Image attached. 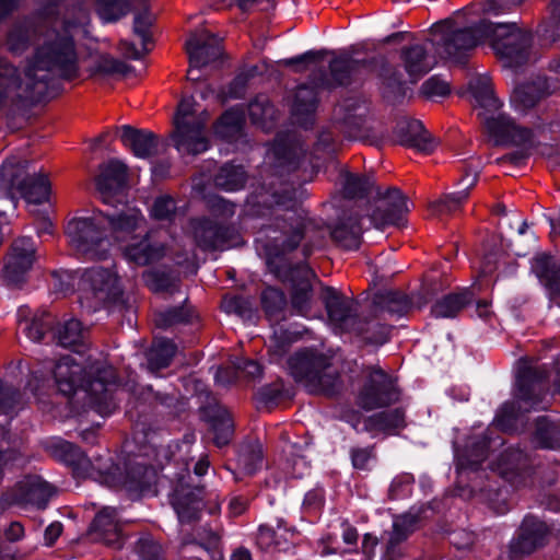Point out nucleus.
<instances>
[{"instance_id":"1","label":"nucleus","mask_w":560,"mask_h":560,"mask_svg":"<svg viewBox=\"0 0 560 560\" xmlns=\"http://www.w3.org/2000/svg\"><path fill=\"white\" fill-rule=\"evenodd\" d=\"M88 11L82 4L67 7L62 15V34L57 33L54 39L39 46L31 62L35 69L45 70L58 77L72 80L78 77V55L72 32L85 24Z\"/></svg>"},{"instance_id":"2","label":"nucleus","mask_w":560,"mask_h":560,"mask_svg":"<svg viewBox=\"0 0 560 560\" xmlns=\"http://www.w3.org/2000/svg\"><path fill=\"white\" fill-rule=\"evenodd\" d=\"M122 390L129 394L126 415L136 431L145 439L154 432L142 417L148 406L167 420L179 418L187 410V399L175 387L155 389L152 385L140 386L128 382Z\"/></svg>"},{"instance_id":"3","label":"nucleus","mask_w":560,"mask_h":560,"mask_svg":"<svg viewBox=\"0 0 560 560\" xmlns=\"http://www.w3.org/2000/svg\"><path fill=\"white\" fill-rule=\"evenodd\" d=\"M290 374L310 394L334 397L340 393L342 382L338 370L325 354L302 349L288 359Z\"/></svg>"},{"instance_id":"4","label":"nucleus","mask_w":560,"mask_h":560,"mask_svg":"<svg viewBox=\"0 0 560 560\" xmlns=\"http://www.w3.org/2000/svg\"><path fill=\"white\" fill-rule=\"evenodd\" d=\"M162 476L171 483L168 502L182 525H191L200 521L206 508V487L194 485L187 463L173 462L162 467Z\"/></svg>"},{"instance_id":"5","label":"nucleus","mask_w":560,"mask_h":560,"mask_svg":"<svg viewBox=\"0 0 560 560\" xmlns=\"http://www.w3.org/2000/svg\"><path fill=\"white\" fill-rule=\"evenodd\" d=\"M82 295L81 303L88 304V307L97 311L106 308L109 312H117L122 317H127L131 323V316L135 315V307L130 298L125 294L119 278L104 268H92L82 276Z\"/></svg>"},{"instance_id":"6","label":"nucleus","mask_w":560,"mask_h":560,"mask_svg":"<svg viewBox=\"0 0 560 560\" xmlns=\"http://www.w3.org/2000/svg\"><path fill=\"white\" fill-rule=\"evenodd\" d=\"M278 226L281 230V237L275 238L272 244L267 247V256L278 254L280 258L289 259L287 256L296 250L304 242L300 262H306L314 248L320 247L326 237V230L302 213H293L282 219V223H278Z\"/></svg>"},{"instance_id":"7","label":"nucleus","mask_w":560,"mask_h":560,"mask_svg":"<svg viewBox=\"0 0 560 560\" xmlns=\"http://www.w3.org/2000/svg\"><path fill=\"white\" fill-rule=\"evenodd\" d=\"M454 20L445 19L435 23L431 32L441 36L438 44L443 48L447 59L458 65H465L475 48L487 39V30L491 27V22L481 20L469 27L454 28Z\"/></svg>"},{"instance_id":"8","label":"nucleus","mask_w":560,"mask_h":560,"mask_svg":"<svg viewBox=\"0 0 560 560\" xmlns=\"http://www.w3.org/2000/svg\"><path fill=\"white\" fill-rule=\"evenodd\" d=\"M487 38L503 67L516 69L526 65L530 57L533 34L516 23H492Z\"/></svg>"},{"instance_id":"9","label":"nucleus","mask_w":560,"mask_h":560,"mask_svg":"<svg viewBox=\"0 0 560 560\" xmlns=\"http://www.w3.org/2000/svg\"><path fill=\"white\" fill-rule=\"evenodd\" d=\"M267 266L271 273L283 283L291 285V306L301 315H306L311 311V303L314 295L312 279L315 278L314 271L306 262H291L289 259H282L278 254L267 256Z\"/></svg>"},{"instance_id":"10","label":"nucleus","mask_w":560,"mask_h":560,"mask_svg":"<svg viewBox=\"0 0 560 560\" xmlns=\"http://www.w3.org/2000/svg\"><path fill=\"white\" fill-rule=\"evenodd\" d=\"M105 225L104 212L98 210L90 218L71 219L65 234L69 245L79 254L91 260H104L107 258V249L103 247L107 238Z\"/></svg>"},{"instance_id":"11","label":"nucleus","mask_w":560,"mask_h":560,"mask_svg":"<svg viewBox=\"0 0 560 560\" xmlns=\"http://www.w3.org/2000/svg\"><path fill=\"white\" fill-rule=\"evenodd\" d=\"M207 117H196L194 98H183L177 105L173 119L174 130L171 137L179 152L197 155L208 149V139L203 135Z\"/></svg>"},{"instance_id":"12","label":"nucleus","mask_w":560,"mask_h":560,"mask_svg":"<svg viewBox=\"0 0 560 560\" xmlns=\"http://www.w3.org/2000/svg\"><path fill=\"white\" fill-rule=\"evenodd\" d=\"M334 57L329 61L327 72L319 68L310 74V82L323 90H334L339 86H349L359 81L363 72L371 71L373 58L354 59L348 51H341L338 55L332 52Z\"/></svg>"},{"instance_id":"13","label":"nucleus","mask_w":560,"mask_h":560,"mask_svg":"<svg viewBox=\"0 0 560 560\" xmlns=\"http://www.w3.org/2000/svg\"><path fill=\"white\" fill-rule=\"evenodd\" d=\"M366 381L359 394V406L364 410L387 407L399 400L400 390L395 381L383 369L368 366Z\"/></svg>"},{"instance_id":"14","label":"nucleus","mask_w":560,"mask_h":560,"mask_svg":"<svg viewBox=\"0 0 560 560\" xmlns=\"http://www.w3.org/2000/svg\"><path fill=\"white\" fill-rule=\"evenodd\" d=\"M54 486L45 481L40 476L28 475L8 488L1 494V501L7 506L32 505L38 510L46 509L49 500L55 494Z\"/></svg>"},{"instance_id":"15","label":"nucleus","mask_w":560,"mask_h":560,"mask_svg":"<svg viewBox=\"0 0 560 560\" xmlns=\"http://www.w3.org/2000/svg\"><path fill=\"white\" fill-rule=\"evenodd\" d=\"M190 225L195 243L203 252H222L241 244V236L232 225L209 218L191 219Z\"/></svg>"},{"instance_id":"16","label":"nucleus","mask_w":560,"mask_h":560,"mask_svg":"<svg viewBox=\"0 0 560 560\" xmlns=\"http://www.w3.org/2000/svg\"><path fill=\"white\" fill-rule=\"evenodd\" d=\"M370 112L369 103L362 97H347L332 110L331 122L345 137L353 140L368 137L365 126Z\"/></svg>"},{"instance_id":"17","label":"nucleus","mask_w":560,"mask_h":560,"mask_svg":"<svg viewBox=\"0 0 560 560\" xmlns=\"http://www.w3.org/2000/svg\"><path fill=\"white\" fill-rule=\"evenodd\" d=\"M201 418L210 425L213 442L218 447L228 445L234 436V421L230 411L209 390L199 393Z\"/></svg>"},{"instance_id":"18","label":"nucleus","mask_w":560,"mask_h":560,"mask_svg":"<svg viewBox=\"0 0 560 560\" xmlns=\"http://www.w3.org/2000/svg\"><path fill=\"white\" fill-rule=\"evenodd\" d=\"M0 176L10 186L16 187L22 197L31 203H43L50 194V182L47 174L26 175L20 179V168L14 159H8L0 167Z\"/></svg>"},{"instance_id":"19","label":"nucleus","mask_w":560,"mask_h":560,"mask_svg":"<svg viewBox=\"0 0 560 560\" xmlns=\"http://www.w3.org/2000/svg\"><path fill=\"white\" fill-rule=\"evenodd\" d=\"M550 534L549 526L534 515H526L516 536L509 544V559L521 560L542 548Z\"/></svg>"},{"instance_id":"20","label":"nucleus","mask_w":560,"mask_h":560,"mask_svg":"<svg viewBox=\"0 0 560 560\" xmlns=\"http://www.w3.org/2000/svg\"><path fill=\"white\" fill-rule=\"evenodd\" d=\"M478 117L486 132L492 138L494 147L511 144L522 145L529 142L533 138L532 129L517 126L516 122L505 114L486 115V113H479Z\"/></svg>"},{"instance_id":"21","label":"nucleus","mask_w":560,"mask_h":560,"mask_svg":"<svg viewBox=\"0 0 560 560\" xmlns=\"http://www.w3.org/2000/svg\"><path fill=\"white\" fill-rule=\"evenodd\" d=\"M322 300L330 323L343 332L358 330L357 319L360 316L359 303L345 296L338 290L326 287L322 292Z\"/></svg>"},{"instance_id":"22","label":"nucleus","mask_w":560,"mask_h":560,"mask_svg":"<svg viewBox=\"0 0 560 560\" xmlns=\"http://www.w3.org/2000/svg\"><path fill=\"white\" fill-rule=\"evenodd\" d=\"M35 248L28 237L15 240L3 268V279L7 285L20 288L25 282V276L34 262Z\"/></svg>"},{"instance_id":"23","label":"nucleus","mask_w":560,"mask_h":560,"mask_svg":"<svg viewBox=\"0 0 560 560\" xmlns=\"http://www.w3.org/2000/svg\"><path fill=\"white\" fill-rule=\"evenodd\" d=\"M275 166L281 172L296 171L306 154V147L296 132L277 133L273 141Z\"/></svg>"},{"instance_id":"24","label":"nucleus","mask_w":560,"mask_h":560,"mask_svg":"<svg viewBox=\"0 0 560 560\" xmlns=\"http://www.w3.org/2000/svg\"><path fill=\"white\" fill-rule=\"evenodd\" d=\"M88 535L93 541L103 542L116 550L121 549L125 544V537L116 509L103 508L91 522Z\"/></svg>"},{"instance_id":"25","label":"nucleus","mask_w":560,"mask_h":560,"mask_svg":"<svg viewBox=\"0 0 560 560\" xmlns=\"http://www.w3.org/2000/svg\"><path fill=\"white\" fill-rule=\"evenodd\" d=\"M222 38L203 30L200 34H191L186 40L185 49L189 66L201 69L223 56Z\"/></svg>"},{"instance_id":"26","label":"nucleus","mask_w":560,"mask_h":560,"mask_svg":"<svg viewBox=\"0 0 560 560\" xmlns=\"http://www.w3.org/2000/svg\"><path fill=\"white\" fill-rule=\"evenodd\" d=\"M362 214L354 208L342 210L337 222L329 229L332 242L347 250L359 249L362 242Z\"/></svg>"},{"instance_id":"27","label":"nucleus","mask_w":560,"mask_h":560,"mask_svg":"<svg viewBox=\"0 0 560 560\" xmlns=\"http://www.w3.org/2000/svg\"><path fill=\"white\" fill-rule=\"evenodd\" d=\"M548 377V370L544 365L520 366L516 376L517 398L532 407L541 402Z\"/></svg>"},{"instance_id":"28","label":"nucleus","mask_w":560,"mask_h":560,"mask_svg":"<svg viewBox=\"0 0 560 560\" xmlns=\"http://www.w3.org/2000/svg\"><path fill=\"white\" fill-rule=\"evenodd\" d=\"M371 72H376L381 81L380 90L383 100L390 105L401 104L407 94V88L399 71L385 57H373Z\"/></svg>"},{"instance_id":"29","label":"nucleus","mask_w":560,"mask_h":560,"mask_svg":"<svg viewBox=\"0 0 560 560\" xmlns=\"http://www.w3.org/2000/svg\"><path fill=\"white\" fill-rule=\"evenodd\" d=\"M128 167L117 159L100 165V174L95 177L96 189L104 203L110 205L114 194L122 189L127 184Z\"/></svg>"},{"instance_id":"30","label":"nucleus","mask_w":560,"mask_h":560,"mask_svg":"<svg viewBox=\"0 0 560 560\" xmlns=\"http://www.w3.org/2000/svg\"><path fill=\"white\" fill-rule=\"evenodd\" d=\"M299 533L294 528H288L283 520L277 521V529L260 525L256 544L262 551L284 552L296 546Z\"/></svg>"},{"instance_id":"31","label":"nucleus","mask_w":560,"mask_h":560,"mask_svg":"<svg viewBox=\"0 0 560 560\" xmlns=\"http://www.w3.org/2000/svg\"><path fill=\"white\" fill-rule=\"evenodd\" d=\"M52 73L35 69L31 62L25 71V88L19 93L18 107L42 103L51 96L50 82Z\"/></svg>"},{"instance_id":"32","label":"nucleus","mask_w":560,"mask_h":560,"mask_svg":"<svg viewBox=\"0 0 560 560\" xmlns=\"http://www.w3.org/2000/svg\"><path fill=\"white\" fill-rule=\"evenodd\" d=\"M318 89L314 84H300L295 89L291 108L292 118L295 124L304 129L311 128L315 122V114L319 103Z\"/></svg>"},{"instance_id":"33","label":"nucleus","mask_w":560,"mask_h":560,"mask_svg":"<svg viewBox=\"0 0 560 560\" xmlns=\"http://www.w3.org/2000/svg\"><path fill=\"white\" fill-rule=\"evenodd\" d=\"M532 270L548 292L549 299L560 306V262L550 254H537Z\"/></svg>"},{"instance_id":"34","label":"nucleus","mask_w":560,"mask_h":560,"mask_svg":"<svg viewBox=\"0 0 560 560\" xmlns=\"http://www.w3.org/2000/svg\"><path fill=\"white\" fill-rule=\"evenodd\" d=\"M395 136L401 145L421 152H431L434 148L431 135L424 129L420 120L413 118H400L395 127Z\"/></svg>"},{"instance_id":"35","label":"nucleus","mask_w":560,"mask_h":560,"mask_svg":"<svg viewBox=\"0 0 560 560\" xmlns=\"http://www.w3.org/2000/svg\"><path fill=\"white\" fill-rule=\"evenodd\" d=\"M120 140L122 144L131 150V152L142 159L153 158L159 154L160 141L159 137L143 129H137L130 125H124L120 128Z\"/></svg>"},{"instance_id":"36","label":"nucleus","mask_w":560,"mask_h":560,"mask_svg":"<svg viewBox=\"0 0 560 560\" xmlns=\"http://www.w3.org/2000/svg\"><path fill=\"white\" fill-rule=\"evenodd\" d=\"M50 455L71 468L75 478H86L92 467L91 460L75 444L68 441H58L49 446Z\"/></svg>"},{"instance_id":"37","label":"nucleus","mask_w":560,"mask_h":560,"mask_svg":"<svg viewBox=\"0 0 560 560\" xmlns=\"http://www.w3.org/2000/svg\"><path fill=\"white\" fill-rule=\"evenodd\" d=\"M124 256L138 266H147L160 260L164 256V246L151 242V233L138 234L131 237L122 249Z\"/></svg>"},{"instance_id":"38","label":"nucleus","mask_w":560,"mask_h":560,"mask_svg":"<svg viewBox=\"0 0 560 560\" xmlns=\"http://www.w3.org/2000/svg\"><path fill=\"white\" fill-rule=\"evenodd\" d=\"M54 380L60 394L71 397L84 385V369L70 358H63L55 364Z\"/></svg>"},{"instance_id":"39","label":"nucleus","mask_w":560,"mask_h":560,"mask_svg":"<svg viewBox=\"0 0 560 560\" xmlns=\"http://www.w3.org/2000/svg\"><path fill=\"white\" fill-rule=\"evenodd\" d=\"M530 468L528 455L518 447H509L500 455L499 472L511 483L518 485L529 474Z\"/></svg>"},{"instance_id":"40","label":"nucleus","mask_w":560,"mask_h":560,"mask_svg":"<svg viewBox=\"0 0 560 560\" xmlns=\"http://www.w3.org/2000/svg\"><path fill=\"white\" fill-rule=\"evenodd\" d=\"M355 324L358 330L349 332L360 336L365 343L381 346L389 339L392 327L378 322L377 314L373 308L368 314L361 311Z\"/></svg>"},{"instance_id":"41","label":"nucleus","mask_w":560,"mask_h":560,"mask_svg":"<svg viewBox=\"0 0 560 560\" xmlns=\"http://www.w3.org/2000/svg\"><path fill=\"white\" fill-rule=\"evenodd\" d=\"M88 336L89 331L82 323L79 319L70 318L63 323L59 322L54 331V341L63 348L82 353L88 347Z\"/></svg>"},{"instance_id":"42","label":"nucleus","mask_w":560,"mask_h":560,"mask_svg":"<svg viewBox=\"0 0 560 560\" xmlns=\"http://www.w3.org/2000/svg\"><path fill=\"white\" fill-rule=\"evenodd\" d=\"M106 218L105 231L118 241L131 238L144 222L143 217L135 210L122 211L119 213L104 212Z\"/></svg>"},{"instance_id":"43","label":"nucleus","mask_w":560,"mask_h":560,"mask_svg":"<svg viewBox=\"0 0 560 560\" xmlns=\"http://www.w3.org/2000/svg\"><path fill=\"white\" fill-rule=\"evenodd\" d=\"M490 439L485 435L474 436L466 444L463 451L456 452V467L458 470H478L481 464L488 458Z\"/></svg>"},{"instance_id":"44","label":"nucleus","mask_w":560,"mask_h":560,"mask_svg":"<svg viewBox=\"0 0 560 560\" xmlns=\"http://www.w3.org/2000/svg\"><path fill=\"white\" fill-rule=\"evenodd\" d=\"M475 301V293L469 288L452 292L438 300L431 307V313L436 318H454L466 306Z\"/></svg>"},{"instance_id":"45","label":"nucleus","mask_w":560,"mask_h":560,"mask_svg":"<svg viewBox=\"0 0 560 560\" xmlns=\"http://www.w3.org/2000/svg\"><path fill=\"white\" fill-rule=\"evenodd\" d=\"M370 307L375 312H387L392 315L404 316L411 310L412 301L401 291L382 290L373 295Z\"/></svg>"},{"instance_id":"46","label":"nucleus","mask_w":560,"mask_h":560,"mask_svg":"<svg viewBox=\"0 0 560 560\" xmlns=\"http://www.w3.org/2000/svg\"><path fill=\"white\" fill-rule=\"evenodd\" d=\"M400 60L412 82H416L432 69L428 50L420 44L402 47L400 50Z\"/></svg>"},{"instance_id":"47","label":"nucleus","mask_w":560,"mask_h":560,"mask_svg":"<svg viewBox=\"0 0 560 560\" xmlns=\"http://www.w3.org/2000/svg\"><path fill=\"white\" fill-rule=\"evenodd\" d=\"M21 84L19 69L9 60L0 58V108L7 105L18 107V90Z\"/></svg>"},{"instance_id":"48","label":"nucleus","mask_w":560,"mask_h":560,"mask_svg":"<svg viewBox=\"0 0 560 560\" xmlns=\"http://www.w3.org/2000/svg\"><path fill=\"white\" fill-rule=\"evenodd\" d=\"M420 521V513L408 512L395 516L393 529L386 544V557L390 558L396 553L397 547L419 528Z\"/></svg>"},{"instance_id":"49","label":"nucleus","mask_w":560,"mask_h":560,"mask_svg":"<svg viewBox=\"0 0 560 560\" xmlns=\"http://www.w3.org/2000/svg\"><path fill=\"white\" fill-rule=\"evenodd\" d=\"M199 318L195 307L185 300L182 305L172 306L154 314L156 327L167 329L177 325H191Z\"/></svg>"},{"instance_id":"50","label":"nucleus","mask_w":560,"mask_h":560,"mask_svg":"<svg viewBox=\"0 0 560 560\" xmlns=\"http://www.w3.org/2000/svg\"><path fill=\"white\" fill-rule=\"evenodd\" d=\"M406 427L405 412L401 408L381 411L364 420V430L368 432H383L395 434L397 430Z\"/></svg>"},{"instance_id":"51","label":"nucleus","mask_w":560,"mask_h":560,"mask_svg":"<svg viewBox=\"0 0 560 560\" xmlns=\"http://www.w3.org/2000/svg\"><path fill=\"white\" fill-rule=\"evenodd\" d=\"M247 179L248 175L244 166L232 162L221 165L212 178L214 187L224 191L243 189Z\"/></svg>"},{"instance_id":"52","label":"nucleus","mask_w":560,"mask_h":560,"mask_svg":"<svg viewBox=\"0 0 560 560\" xmlns=\"http://www.w3.org/2000/svg\"><path fill=\"white\" fill-rule=\"evenodd\" d=\"M341 194L346 199H364L369 197L374 188V180L371 176L351 173L341 170L339 173Z\"/></svg>"},{"instance_id":"53","label":"nucleus","mask_w":560,"mask_h":560,"mask_svg":"<svg viewBox=\"0 0 560 560\" xmlns=\"http://www.w3.org/2000/svg\"><path fill=\"white\" fill-rule=\"evenodd\" d=\"M177 351L176 343L167 338L154 339L145 353L148 369L152 373L166 369L171 365Z\"/></svg>"},{"instance_id":"54","label":"nucleus","mask_w":560,"mask_h":560,"mask_svg":"<svg viewBox=\"0 0 560 560\" xmlns=\"http://www.w3.org/2000/svg\"><path fill=\"white\" fill-rule=\"evenodd\" d=\"M37 39V27L33 19L15 23L8 34L9 50L21 54Z\"/></svg>"},{"instance_id":"55","label":"nucleus","mask_w":560,"mask_h":560,"mask_svg":"<svg viewBox=\"0 0 560 560\" xmlns=\"http://www.w3.org/2000/svg\"><path fill=\"white\" fill-rule=\"evenodd\" d=\"M544 88V82L539 81L538 78L520 84L513 90L511 102L518 109H530L546 97Z\"/></svg>"},{"instance_id":"56","label":"nucleus","mask_w":560,"mask_h":560,"mask_svg":"<svg viewBox=\"0 0 560 560\" xmlns=\"http://www.w3.org/2000/svg\"><path fill=\"white\" fill-rule=\"evenodd\" d=\"M244 122V113L236 108H230L215 122L214 132L220 138L232 141L241 136Z\"/></svg>"},{"instance_id":"57","label":"nucleus","mask_w":560,"mask_h":560,"mask_svg":"<svg viewBox=\"0 0 560 560\" xmlns=\"http://www.w3.org/2000/svg\"><path fill=\"white\" fill-rule=\"evenodd\" d=\"M59 322L50 312L43 311L35 314L31 322H25V331L34 341H43L46 336L54 341V331L57 329Z\"/></svg>"},{"instance_id":"58","label":"nucleus","mask_w":560,"mask_h":560,"mask_svg":"<svg viewBox=\"0 0 560 560\" xmlns=\"http://www.w3.org/2000/svg\"><path fill=\"white\" fill-rule=\"evenodd\" d=\"M260 303L266 317L269 320L284 319V311L288 304L284 292L273 287H267L260 294Z\"/></svg>"},{"instance_id":"59","label":"nucleus","mask_w":560,"mask_h":560,"mask_svg":"<svg viewBox=\"0 0 560 560\" xmlns=\"http://www.w3.org/2000/svg\"><path fill=\"white\" fill-rule=\"evenodd\" d=\"M262 458L264 453L260 443H243L237 451V467L244 475L252 476L261 466Z\"/></svg>"},{"instance_id":"60","label":"nucleus","mask_w":560,"mask_h":560,"mask_svg":"<svg viewBox=\"0 0 560 560\" xmlns=\"http://www.w3.org/2000/svg\"><path fill=\"white\" fill-rule=\"evenodd\" d=\"M299 190L292 184H281L279 188L272 191L270 195V200L264 199V205L272 208L277 207L281 210L290 212L289 217L293 213H300L298 211L299 207ZM288 218V215H287ZM285 219V217L283 218Z\"/></svg>"},{"instance_id":"61","label":"nucleus","mask_w":560,"mask_h":560,"mask_svg":"<svg viewBox=\"0 0 560 560\" xmlns=\"http://www.w3.org/2000/svg\"><path fill=\"white\" fill-rule=\"evenodd\" d=\"M535 440L542 448H560V421L538 417L535 421Z\"/></svg>"},{"instance_id":"62","label":"nucleus","mask_w":560,"mask_h":560,"mask_svg":"<svg viewBox=\"0 0 560 560\" xmlns=\"http://www.w3.org/2000/svg\"><path fill=\"white\" fill-rule=\"evenodd\" d=\"M469 86L476 102L487 112H497L502 106V103L494 95L490 79L486 77L477 78Z\"/></svg>"},{"instance_id":"63","label":"nucleus","mask_w":560,"mask_h":560,"mask_svg":"<svg viewBox=\"0 0 560 560\" xmlns=\"http://www.w3.org/2000/svg\"><path fill=\"white\" fill-rule=\"evenodd\" d=\"M199 547L203 549V556L194 560H223V553L219 549L221 532L203 526L197 529Z\"/></svg>"},{"instance_id":"64","label":"nucleus","mask_w":560,"mask_h":560,"mask_svg":"<svg viewBox=\"0 0 560 560\" xmlns=\"http://www.w3.org/2000/svg\"><path fill=\"white\" fill-rule=\"evenodd\" d=\"M133 551L140 560H166L162 544L148 532L140 534L133 545Z\"/></svg>"}]
</instances>
